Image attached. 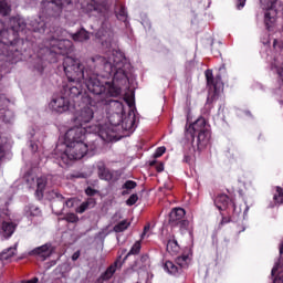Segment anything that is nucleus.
Segmentation results:
<instances>
[{
    "mask_svg": "<svg viewBox=\"0 0 283 283\" xmlns=\"http://www.w3.org/2000/svg\"><path fill=\"white\" fill-rule=\"evenodd\" d=\"M96 207V199L88 198L86 201L82 202L76 209V213H85L87 209H94Z\"/></svg>",
    "mask_w": 283,
    "mask_h": 283,
    "instance_id": "obj_22",
    "label": "nucleus"
},
{
    "mask_svg": "<svg viewBox=\"0 0 283 283\" xmlns=\"http://www.w3.org/2000/svg\"><path fill=\"white\" fill-rule=\"evenodd\" d=\"M209 101H210V99H209V97H208V103H209Z\"/></svg>",
    "mask_w": 283,
    "mask_h": 283,
    "instance_id": "obj_57",
    "label": "nucleus"
},
{
    "mask_svg": "<svg viewBox=\"0 0 283 283\" xmlns=\"http://www.w3.org/2000/svg\"><path fill=\"white\" fill-rule=\"evenodd\" d=\"M280 255H283V240L281 241V244H280Z\"/></svg>",
    "mask_w": 283,
    "mask_h": 283,
    "instance_id": "obj_54",
    "label": "nucleus"
},
{
    "mask_svg": "<svg viewBox=\"0 0 283 283\" xmlns=\"http://www.w3.org/2000/svg\"><path fill=\"white\" fill-rule=\"evenodd\" d=\"M17 247H18V243H15L14 247H11V248L4 250L0 254V260H2V262H8L9 260H12V258H14V255H17Z\"/></svg>",
    "mask_w": 283,
    "mask_h": 283,
    "instance_id": "obj_24",
    "label": "nucleus"
},
{
    "mask_svg": "<svg viewBox=\"0 0 283 283\" xmlns=\"http://www.w3.org/2000/svg\"><path fill=\"white\" fill-rule=\"evenodd\" d=\"M138 202V195L137 193H133L127 200H126V205L127 207H134V205Z\"/></svg>",
    "mask_w": 283,
    "mask_h": 283,
    "instance_id": "obj_36",
    "label": "nucleus"
},
{
    "mask_svg": "<svg viewBox=\"0 0 283 283\" xmlns=\"http://www.w3.org/2000/svg\"><path fill=\"white\" fill-rule=\"evenodd\" d=\"M10 28H6L3 21L0 20V55L4 56L7 61H14V56H19V33L25 30V20L19 17L9 20Z\"/></svg>",
    "mask_w": 283,
    "mask_h": 283,
    "instance_id": "obj_4",
    "label": "nucleus"
},
{
    "mask_svg": "<svg viewBox=\"0 0 283 283\" xmlns=\"http://www.w3.org/2000/svg\"><path fill=\"white\" fill-rule=\"evenodd\" d=\"M232 207H233V216L235 218H238L240 216V213H242V206L237 205V203L233 202Z\"/></svg>",
    "mask_w": 283,
    "mask_h": 283,
    "instance_id": "obj_37",
    "label": "nucleus"
},
{
    "mask_svg": "<svg viewBox=\"0 0 283 283\" xmlns=\"http://www.w3.org/2000/svg\"><path fill=\"white\" fill-rule=\"evenodd\" d=\"M164 269L170 275H180V273H182V270L180 269V266L177 265V263L175 264L171 261H166V263L164 265Z\"/></svg>",
    "mask_w": 283,
    "mask_h": 283,
    "instance_id": "obj_23",
    "label": "nucleus"
},
{
    "mask_svg": "<svg viewBox=\"0 0 283 283\" xmlns=\"http://www.w3.org/2000/svg\"><path fill=\"white\" fill-rule=\"evenodd\" d=\"M124 101L128 105V107H134V98L125 97Z\"/></svg>",
    "mask_w": 283,
    "mask_h": 283,
    "instance_id": "obj_43",
    "label": "nucleus"
},
{
    "mask_svg": "<svg viewBox=\"0 0 283 283\" xmlns=\"http://www.w3.org/2000/svg\"><path fill=\"white\" fill-rule=\"evenodd\" d=\"M149 260V255L147 254H143L139 259V262H142V264H146V262Z\"/></svg>",
    "mask_w": 283,
    "mask_h": 283,
    "instance_id": "obj_44",
    "label": "nucleus"
},
{
    "mask_svg": "<svg viewBox=\"0 0 283 283\" xmlns=\"http://www.w3.org/2000/svg\"><path fill=\"white\" fill-rule=\"evenodd\" d=\"M140 249H142L140 241H136L130 248L129 252L124 258L123 262H125L129 255H138V253H140Z\"/></svg>",
    "mask_w": 283,
    "mask_h": 283,
    "instance_id": "obj_30",
    "label": "nucleus"
},
{
    "mask_svg": "<svg viewBox=\"0 0 283 283\" xmlns=\"http://www.w3.org/2000/svg\"><path fill=\"white\" fill-rule=\"evenodd\" d=\"M27 182H28V185H29L30 187H32V185H34V177L28 176V177H27Z\"/></svg>",
    "mask_w": 283,
    "mask_h": 283,
    "instance_id": "obj_47",
    "label": "nucleus"
},
{
    "mask_svg": "<svg viewBox=\"0 0 283 283\" xmlns=\"http://www.w3.org/2000/svg\"><path fill=\"white\" fill-rule=\"evenodd\" d=\"M120 255L119 258L114 262V264L109 265L106 271L102 274V280H112L114 274L116 273V269H120L123 266V261H120Z\"/></svg>",
    "mask_w": 283,
    "mask_h": 283,
    "instance_id": "obj_16",
    "label": "nucleus"
},
{
    "mask_svg": "<svg viewBox=\"0 0 283 283\" xmlns=\"http://www.w3.org/2000/svg\"><path fill=\"white\" fill-rule=\"evenodd\" d=\"M97 176L101 180H106L107 182H116L118 180V171H111L105 166V163H97Z\"/></svg>",
    "mask_w": 283,
    "mask_h": 283,
    "instance_id": "obj_9",
    "label": "nucleus"
},
{
    "mask_svg": "<svg viewBox=\"0 0 283 283\" xmlns=\"http://www.w3.org/2000/svg\"><path fill=\"white\" fill-rule=\"evenodd\" d=\"M6 156V153H3V146H0V160Z\"/></svg>",
    "mask_w": 283,
    "mask_h": 283,
    "instance_id": "obj_50",
    "label": "nucleus"
},
{
    "mask_svg": "<svg viewBox=\"0 0 283 283\" xmlns=\"http://www.w3.org/2000/svg\"><path fill=\"white\" fill-rule=\"evenodd\" d=\"M25 216L28 217H36L41 216V209L38 206L30 205L24 208Z\"/></svg>",
    "mask_w": 283,
    "mask_h": 283,
    "instance_id": "obj_28",
    "label": "nucleus"
},
{
    "mask_svg": "<svg viewBox=\"0 0 283 283\" xmlns=\"http://www.w3.org/2000/svg\"><path fill=\"white\" fill-rule=\"evenodd\" d=\"M85 193L86 196H96V190L92 187H87Z\"/></svg>",
    "mask_w": 283,
    "mask_h": 283,
    "instance_id": "obj_41",
    "label": "nucleus"
},
{
    "mask_svg": "<svg viewBox=\"0 0 283 283\" xmlns=\"http://www.w3.org/2000/svg\"><path fill=\"white\" fill-rule=\"evenodd\" d=\"M210 138H211V133L209 132V129L202 130L201 133H197L198 149H202V147H207V145H209Z\"/></svg>",
    "mask_w": 283,
    "mask_h": 283,
    "instance_id": "obj_18",
    "label": "nucleus"
},
{
    "mask_svg": "<svg viewBox=\"0 0 283 283\" xmlns=\"http://www.w3.org/2000/svg\"><path fill=\"white\" fill-rule=\"evenodd\" d=\"M130 224L132 223L129 221L123 220L114 226L113 231H115V233H123V231H127V229H129Z\"/></svg>",
    "mask_w": 283,
    "mask_h": 283,
    "instance_id": "obj_29",
    "label": "nucleus"
},
{
    "mask_svg": "<svg viewBox=\"0 0 283 283\" xmlns=\"http://www.w3.org/2000/svg\"><path fill=\"white\" fill-rule=\"evenodd\" d=\"M248 213H249V206H245V209L243 211V217L247 218Z\"/></svg>",
    "mask_w": 283,
    "mask_h": 283,
    "instance_id": "obj_52",
    "label": "nucleus"
},
{
    "mask_svg": "<svg viewBox=\"0 0 283 283\" xmlns=\"http://www.w3.org/2000/svg\"><path fill=\"white\" fill-rule=\"evenodd\" d=\"M273 48H277V40H274Z\"/></svg>",
    "mask_w": 283,
    "mask_h": 283,
    "instance_id": "obj_55",
    "label": "nucleus"
},
{
    "mask_svg": "<svg viewBox=\"0 0 283 283\" xmlns=\"http://www.w3.org/2000/svg\"><path fill=\"white\" fill-rule=\"evenodd\" d=\"M157 171H165V166H163V165H159V166H157Z\"/></svg>",
    "mask_w": 283,
    "mask_h": 283,
    "instance_id": "obj_51",
    "label": "nucleus"
},
{
    "mask_svg": "<svg viewBox=\"0 0 283 283\" xmlns=\"http://www.w3.org/2000/svg\"><path fill=\"white\" fill-rule=\"evenodd\" d=\"M176 264L179 266V269H188L189 264H191V255L189 254H182L176 259Z\"/></svg>",
    "mask_w": 283,
    "mask_h": 283,
    "instance_id": "obj_25",
    "label": "nucleus"
},
{
    "mask_svg": "<svg viewBox=\"0 0 283 283\" xmlns=\"http://www.w3.org/2000/svg\"><path fill=\"white\" fill-rule=\"evenodd\" d=\"M10 12H11L10 4H8L6 0L0 1V14H2V17H8Z\"/></svg>",
    "mask_w": 283,
    "mask_h": 283,
    "instance_id": "obj_33",
    "label": "nucleus"
},
{
    "mask_svg": "<svg viewBox=\"0 0 283 283\" xmlns=\"http://www.w3.org/2000/svg\"><path fill=\"white\" fill-rule=\"evenodd\" d=\"M84 10L87 14L94 12L97 17H105L107 14V6L96 0H90L84 7Z\"/></svg>",
    "mask_w": 283,
    "mask_h": 283,
    "instance_id": "obj_10",
    "label": "nucleus"
},
{
    "mask_svg": "<svg viewBox=\"0 0 283 283\" xmlns=\"http://www.w3.org/2000/svg\"><path fill=\"white\" fill-rule=\"evenodd\" d=\"M165 151H167V148L165 146L158 147L155 151V158H160V156H163V154H165Z\"/></svg>",
    "mask_w": 283,
    "mask_h": 283,
    "instance_id": "obj_38",
    "label": "nucleus"
},
{
    "mask_svg": "<svg viewBox=\"0 0 283 283\" xmlns=\"http://www.w3.org/2000/svg\"><path fill=\"white\" fill-rule=\"evenodd\" d=\"M64 220H66V222H71L74 224L78 221V216L76 213H67L64 217Z\"/></svg>",
    "mask_w": 283,
    "mask_h": 283,
    "instance_id": "obj_35",
    "label": "nucleus"
},
{
    "mask_svg": "<svg viewBox=\"0 0 283 283\" xmlns=\"http://www.w3.org/2000/svg\"><path fill=\"white\" fill-rule=\"evenodd\" d=\"M44 45L46 54H49V56H53V54H55L56 60H59V56H65V54L72 52V41L67 39L52 38L50 40H46L44 42Z\"/></svg>",
    "mask_w": 283,
    "mask_h": 283,
    "instance_id": "obj_5",
    "label": "nucleus"
},
{
    "mask_svg": "<svg viewBox=\"0 0 283 283\" xmlns=\"http://www.w3.org/2000/svg\"><path fill=\"white\" fill-rule=\"evenodd\" d=\"M92 118H94V106H84L75 117V122L80 124V126L75 127H83V125L90 123Z\"/></svg>",
    "mask_w": 283,
    "mask_h": 283,
    "instance_id": "obj_12",
    "label": "nucleus"
},
{
    "mask_svg": "<svg viewBox=\"0 0 283 283\" xmlns=\"http://www.w3.org/2000/svg\"><path fill=\"white\" fill-rule=\"evenodd\" d=\"M206 78H207V83L210 87H214V90H218V83L221 81L220 76H217L216 78H213V71L207 70Z\"/></svg>",
    "mask_w": 283,
    "mask_h": 283,
    "instance_id": "obj_26",
    "label": "nucleus"
},
{
    "mask_svg": "<svg viewBox=\"0 0 283 283\" xmlns=\"http://www.w3.org/2000/svg\"><path fill=\"white\" fill-rule=\"evenodd\" d=\"M262 10H265L264 23L268 30H271L273 23H275V18L277 17V11L275 10V3L277 0H260Z\"/></svg>",
    "mask_w": 283,
    "mask_h": 283,
    "instance_id": "obj_7",
    "label": "nucleus"
},
{
    "mask_svg": "<svg viewBox=\"0 0 283 283\" xmlns=\"http://www.w3.org/2000/svg\"><path fill=\"white\" fill-rule=\"evenodd\" d=\"M97 138L98 136L90 133L86 127H72L64 135L66 149L60 153L57 147L55 158L64 165H70V160H81L87 151H96Z\"/></svg>",
    "mask_w": 283,
    "mask_h": 283,
    "instance_id": "obj_3",
    "label": "nucleus"
},
{
    "mask_svg": "<svg viewBox=\"0 0 283 283\" xmlns=\"http://www.w3.org/2000/svg\"><path fill=\"white\" fill-rule=\"evenodd\" d=\"M222 219L220 224H229L231 222V217H224V214L221 212Z\"/></svg>",
    "mask_w": 283,
    "mask_h": 283,
    "instance_id": "obj_42",
    "label": "nucleus"
},
{
    "mask_svg": "<svg viewBox=\"0 0 283 283\" xmlns=\"http://www.w3.org/2000/svg\"><path fill=\"white\" fill-rule=\"evenodd\" d=\"M138 187V184L134 180H127L123 186L122 189H126L127 191H132V189H136Z\"/></svg>",
    "mask_w": 283,
    "mask_h": 283,
    "instance_id": "obj_34",
    "label": "nucleus"
},
{
    "mask_svg": "<svg viewBox=\"0 0 283 283\" xmlns=\"http://www.w3.org/2000/svg\"><path fill=\"white\" fill-rule=\"evenodd\" d=\"M166 251L170 255H178V253H180V245L178 244V241L168 240L167 245H166Z\"/></svg>",
    "mask_w": 283,
    "mask_h": 283,
    "instance_id": "obj_27",
    "label": "nucleus"
},
{
    "mask_svg": "<svg viewBox=\"0 0 283 283\" xmlns=\"http://www.w3.org/2000/svg\"><path fill=\"white\" fill-rule=\"evenodd\" d=\"M71 39H73V41H75L76 43H83L85 41H90V32H87L85 28H82L76 33H72Z\"/></svg>",
    "mask_w": 283,
    "mask_h": 283,
    "instance_id": "obj_20",
    "label": "nucleus"
},
{
    "mask_svg": "<svg viewBox=\"0 0 283 283\" xmlns=\"http://www.w3.org/2000/svg\"><path fill=\"white\" fill-rule=\"evenodd\" d=\"M103 63L105 72L102 74L104 78L112 76V64L105 62L101 55H95L86 61V64H81L77 59L66 56L63 59V70L67 77V83L63 85L62 94L54 95L49 103L50 109L56 114H65L70 112L73 105L70 98H78L83 94V81L85 87L91 94H105L106 86L108 87L107 94L109 96H117L118 88L111 87L107 82H102L98 75L94 74V65Z\"/></svg>",
    "mask_w": 283,
    "mask_h": 283,
    "instance_id": "obj_2",
    "label": "nucleus"
},
{
    "mask_svg": "<svg viewBox=\"0 0 283 283\" xmlns=\"http://www.w3.org/2000/svg\"><path fill=\"white\" fill-rule=\"evenodd\" d=\"M115 12L119 21H123L124 23L127 21V9L125 6H119Z\"/></svg>",
    "mask_w": 283,
    "mask_h": 283,
    "instance_id": "obj_31",
    "label": "nucleus"
},
{
    "mask_svg": "<svg viewBox=\"0 0 283 283\" xmlns=\"http://www.w3.org/2000/svg\"><path fill=\"white\" fill-rule=\"evenodd\" d=\"M21 283H39V277H33L31 280H23Z\"/></svg>",
    "mask_w": 283,
    "mask_h": 283,
    "instance_id": "obj_46",
    "label": "nucleus"
},
{
    "mask_svg": "<svg viewBox=\"0 0 283 283\" xmlns=\"http://www.w3.org/2000/svg\"><path fill=\"white\" fill-rule=\"evenodd\" d=\"M149 229H150V226H149V224H147V226L144 227V232H143V234H142V238H145V234L147 233V231H149Z\"/></svg>",
    "mask_w": 283,
    "mask_h": 283,
    "instance_id": "obj_49",
    "label": "nucleus"
},
{
    "mask_svg": "<svg viewBox=\"0 0 283 283\" xmlns=\"http://www.w3.org/2000/svg\"><path fill=\"white\" fill-rule=\"evenodd\" d=\"M78 258H81V251L74 252L73 255H72L73 262H76V260H78Z\"/></svg>",
    "mask_w": 283,
    "mask_h": 283,
    "instance_id": "obj_45",
    "label": "nucleus"
},
{
    "mask_svg": "<svg viewBox=\"0 0 283 283\" xmlns=\"http://www.w3.org/2000/svg\"><path fill=\"white\" fill-rule=\"evenodd\" d=\"M29 147H30V149H31V151L33 153V154H35V151H39V145H36L34 142H30L29 143Z\"/></svg>",
    "mask_w": 283,
    "mask_h": 283,
    "instance_id": "obj_39",
    "label": "nucleus"
},
{
    "mask_svg": "<svg viewBox=\"0 0 283 283\" xmlns=\"http://www.w3.org/2000/svg\"><path fill=\"white\" fill-rule=\"evenodd\" d=\"M127 193H128V192L124 190V191L122 192V196H127Z\"/></svg>",
    "mask_w": 283,
    "mask_h": 283,
    "instance_id": "obj_56",
    "label": "nucleus"
},
{
    "mask_svg": "<svg viewBox=\"0 0 283 283\" xmlns=\"http://www.w3.org/2000/svg\"><path fill=\"white\" fill-rule=\"evenodd\" d=\"M52 253H54V249L52 248V244L45 243L43 245H40L29 252V255H34L36 260H40V262H45L48 258L52 256Z\"/></svg>",
    "mask_w": 283,
    "mask_h": 283,
    "instance_id": "obj_8",
    "label": "nucleus"
},
{
    "mask_svg": "<svg viewBox=\"0 0 283 283\" xmlns=\"http://www.w3.org/2000/svg\"><path fill=\"white\" fill-rule=\"evenodd\" d=\"M51 198H53V200L57 201V202H62L63 207H67L69 209H71V207H74V199H66L65 197H63V195H61L59 191H51L50 192Z\"/></svg>",
    "mask_w": 283,
    "mask_h": 283,
    "instance_id": "obj_19",
    "label": "nucleus"
},
{
    "mask_svg": "<svg viewBox=\"0 0 283 283\" xmlns=\"http://www.w3.org/2000/svg\"><path fill=\"white\" fill-rule=\"evenodd\" d=\"M96 38L101 39L103 48H106L105 55H99L103 59L104 63L111 64V76L105 77V64H95L92 66L93 73L97 78L104 83L105 93L95 94V96H101L102 103L105 101L107 118L111 125L99 126L98 136L102 140L109 143L114 138V127H118L122 125L123 129L126 132H134V119L125 118L123 119V114H125V107L122 102L116 99H111L112 97L120 96V85H127V71H125V59L123 54L118 51L112 49V41L114 40V31L107 23H103L102 27L96 32ZM108 83L109 87L114 90H119L117 95H109V87H107Z\"/></svg>",
    "mask_w": 283,
    "mask_h": 283,
    "instance_id": "obj_1",
    "label": "nucleus"
},
{
    "mask_svg": "<svg viewBox=\"0 0 283 283\" xmlns=\"http://www.w3.org/2000/svg\"><path fill=\"white\" fill-rule=\"evenodd\" d=\"M72 0H43L41 2L42 14H48V17H59L63 12V6H70Z\"/></svg>",
    "mask_w": 283,
    "mask_h": 283,
    "instance_id": "obj_6",
    "label": "nucleus"
},
{
    "mask_svg": "<svg viewBox=\"0 0 283 283\" xmlns=\"http://www.w3.org/2000/svg\"><path fill=\"white\" fill-rule=\"evenodd\" d=\"M247 6V0H238L237 1V10H242Z\"/></svg>",
    "mask_w": 283,
    "mask_h": 283,
    "instance_id": "obj_40",
    "label": "nucleus"
},
{
    "mask_svg": "<svg viewBox=\"0 0 283 283\" xmlns=\"http://www.w3.org/2000/svg\"><path fill=\"white\" fill-rule=\"evenodd\" d=\"M207 129H208L207 120L201 117L190 125V127L188 128V132H190L192 138H196L197 134H200L201 132H206Z\"/></svg>",
    "mask_w": 283,
    "mask_h": 283,
    "instance_id": "obj_13",
    "label": "nucleus"
},
{
    "mask_svg": "<svg viewBox=\"0 0 283 283\" xmlns=\"http://www.w3.org/2000/svg\"><path fill=\"white\" fill-rule=\"evenodd\" d=\"M273 201L275 205H283V189L282 187H276V193L273 196Z\"/></svg>",
    "mask_w": 283,
    "mask_h": 283,
    "instance_id": "obj_32",
    "label": "nucleus"
},
{
    "mask_svg": "<svg viewBox=\"0 0 283 283\" xmlns=\"http://www.w3.org/2000/svg\"><path fill=\"white\" fill-rule=\"evenodd\" d=\"M52 179V175L42 176L36 179V191L35 196L41 200L43 198V191H45V187H48V180Z\"/></svg>",
    "mask_w": 283,
    "mask_h": 283,
    "instance_id": "obj_15",
    "label": "nucleus"
},
{
    "mask_svg": "<svg viewBox=\"0 0 283 283\" xmlns=\"http://www.w3.org/2000/svg\"><path fill=\"white\" fill-rule=\"evenodd\" d=\"M275 273H277V265H274V268L272 269L271 275H275Z\"/></svg>",
    "mask_w": 283,
    "mask_h": 283,
    "instance_id": "obj_53",
    "label": "nucleus"
},
{
    "mask_svg": "<svg viewBox=\"0 0 283 283\" xmlns=\"http://www.w3.org/2000/svg\"><path fill=\"white\" fill-rule=\"evenodd\" d=\"M184 163H187L189 165V163H191V156L185 155L184 156Z\"/></svg>",
    "mask_w": 283,
    "mask_h": 283,
    "instance_id": "obj_48",
    "label": "nucleus"
},
{
    "mask_svg": "<svg viewBox=\"0 0 283 283\" xmlns=\"http://www.w3.org/2000/svg\"><path fill=\"white\" fill-rule=\"evenodd\" d=\"M229 202H231V200L229 199V196H227V195H219L214 199V205H216L217 209H219V211H224L227 209V207H229Z\"/></svg>",
    "mask_w": 283,
    "mask_h": 283,
    "instance_id": "obj_21",
    "label": "nucleus"
},
{
    "mask_svg": "<svg viewBox=\"0 0 283 283\" xmlns=\"http://www.w3.org/2000/svg\"><path fill=\"white\" fill-rule=\"evenodd\" d=\"M30 25L31 30H33V32H38L39 34H43L48 28V23L43 19V15H39L36 19L31 20Z\"/></svg>",
    "mask_w": 283,
    "mask_h": 283,
    "instance_id": "obj_14",
    "label": "nucleus"
},
{
    "mask_svg": "<svg viewBox=\"0 0 283 283\" xmlns=\"http://www.w3.org/2000/svg\"><path fill=\"white\" fill-rule=\"evenodd\" d=\"M186 213L187 212L182 208L172 209V211L170 212L169 222L171 224H179V227H181V228L189 227V221L184 220Z\"/></svg>",
    "mask_w": 283,
    "mask_h": 283,
    "instance_id": "obj_11",
    "label": "nucleus"
},
{
    "mask_svg": "<svg viewBox=\"0 0 283 283\" xmlns=\"http://www.w3.org/2000/svg\"><path fill=\"white\" fill-rule=\"evenodd\" d=\"M14 229H17V226H14V223L3 221L1 224L0 234L2 238L8 240V238H12V234L14 233Z\"/></svg>",
    "mask_w": 283,
    "mask_h": 283,
    "instance_id": "obj_17",
    "label": "nucleus"
}]
</instances>
